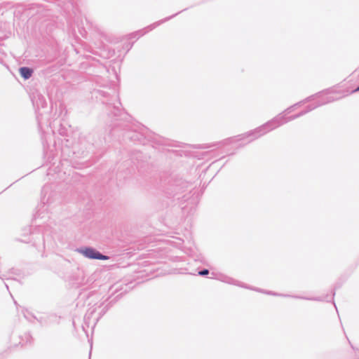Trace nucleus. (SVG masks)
I'll return each mask as SVG.
<instances>
[{
    "mask_svg": "<svg viewBox=\"0 0 359 359\" xmlns=\"http://www.w3.org/2000/svg\"><path fill=\"white\" fill-rule=\"evenodd\" d=\"M208 273H209V271L208 269H204L203 271H199L198 274L201 276H205V275H208Z\"/></svg>",
    "mask_w": 359,
    "mask_h": 359,
    "instance_id": "3",
    "label": "nucleus"
},
{
    "mask_svg": "<svg viewBox=\"0 0 359 359\" xmlns=\"http://www.w3.org/2000/svg\"><path fill=\"white\" fill-rule=\"evenodd\" d=\"M20 73L23 78L27 79L32 76V70L28 67H21Z\"/></svg>",
    "mask_w": 359,
    "mask_h": 359,
    "instance_id": "2",
    "label": "nucleus"
},
{
    "mask_svg": "<svg viewBox=\"0 0 359 359\" xmlns=\"http://www.w3.org/2000/svg\"><path fill=\"white\" fill-rule=\"evenodd\" d=\"M83 254L88 258L90 259H107L108 257L107 256L102 255L98 252L95 251L91 248H87L83 250Z\"/></svg>",
    "mask_w": 359,
    "mask_h": 359,
    "instance_id": "1",
    "label": "nucleus"
},
{
    "mask_svg": "<svg viewBox=\"0 0 359 359\" xmlns=\"http://www.w3.org/2000/svg\"><path fill=\"white\" fill-rule=\"evenodd\" d=\"M358 90H359V86L353 92H356V91H358Z\"/></svg>",
    "mask_w": 359,
    "mask_h": 359,
    "instance_id": "4",
    "label": "nucleus"
}]
</instances>
